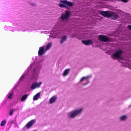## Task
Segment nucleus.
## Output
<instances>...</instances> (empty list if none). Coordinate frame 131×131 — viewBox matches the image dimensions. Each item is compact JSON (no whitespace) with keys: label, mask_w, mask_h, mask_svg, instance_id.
I'll list each match as a JSON object with an SVG mask.
<instances>
[{"label":"nucleus","mask_w":131,"mask_h":131,"mask_svg":"<svg viewBox=\"0 0 131 131\" xmlns=\"http://www.w3.org/2000/svg\"><path fill=\"white\" fill-rule=\"evenodd\" d=\"M27 98H28V95L25 94L23 95L20 98L21 102H24L26 101V99H27Z\"/></svg>","instance_id":"2eb2a0df"},{"label":"nucleus","mask_w":131,"mask_h":131,"mask_svg":"<svg viewBox=\"0 0 131 131\" xmlns=\"http://www.w3.org/2000/svg\"><path fill=\"white\" fill-rule=\"evenodd\" d=\"M59 6L60 8H67V6L63 4H59Z\"/></svg>","instance_id":"b1692460"},{"label":"nucleus","mask_w":131,"mask_h":131,"mask_svg":"<svg viewBox=\"0 0 131 131\" xmlns=\"http://www.w3.org/2000/svg\"><path fill=\"white\" fill-rule=\"evenodd\" d=\"M60 3H61L62 4H64V5H67L69 7H72V6H73V4L72 3L67 1V0L60 1Z\"/></svg>","instance_id":"9b49d317"},{"label":"nucleus","mask_w":131,"mask_h":131,"mask_svg":"<svg viewBox=\"0 0 131 131\" xmlns=\"http://www.w3.org/2000/svg\"><path fill=\"white\" fill-rule=\"evenodd\" d=\"M33 60H34V62L30 64V68H28L20 77L18 82V84H20V82H22V81H26V79L28 78V75H29L31 70H32L30 77L31 81H36L38 80V78H39V69H40L42 65V62H36V60H37V56L33 57Z\"/></svg>","instance_id":"f257e3e1"},{"label":"nucleus","mask_w":131,"mask_h":131,"mask_svg":"<svg viewBox=\"0 0 131 131\" xmlns=\"http://www.w3.org/2000/svg\"><path fill=\"white\" fill-rule=\"evenodd\" d=\"M92 77V76H88L87 77H83L80 80V82H82V81H85V83H83V85H86L89 84V80Z\"/></svg>","instance_id":"6e6552de"},{"label":"nucleus","mask_w":131,"mask_h":131,"mask_svg":"<svg viewBox=\"0 0 131 131\" xmlns=\"http://www.w3.org/2000/svg\"><path fill=\"white\" fill-rule=\"evenodd\" d=\"M70 16V11H67L66 13H63L61 16V18L59 19L57 24L55 26L53 30H52L50 33V37L52 38H60L61 37V33L60 30H63L64 25L66 22L68 21Z\"/></svg>","instance_id":"f03ea898"},{"label":"nucleus","mask_w":131,"mask_h":131,"mask_svg":"<svg viewBox=\"0 0 131 131\" xmlns=\"http://www.w3.org/2000/svg\"><path fill=\"white\" fill-rule=\"evenodd\" d=\"M6 122H7V121L6 120H3L1 123V126H4V125H6Z\"/></svg>","instance_id":"4be33fe9"},{"label":"nucleus","mask_w":131,"mask_h":131,"mask_svg":"<svg viewBox=\"0 0 131 131\" xmlns=\"http://www.w3.org/2000/svg\"><path fill=\"white\" fill-rule=\"evenodd\" d=\"M66 39H67V36H66V35H63L62 36H61V40H60V43H63V42H64V41H66Z\"/></svg>","instance_id":"4468645a"},{"label":"nucleus","mask_w":131,"mask_h":131,"mask_svg":"<svg viewBox=\"0 0 131 131\" xmlns=\"http://www.w3.org/2000/svg\"><path fill=\"white\" fill-rule=\"evenodd\" d=\"M57 100V96H54L53 97H51L50 99V104H53L54 102H55Z\"/></svg>","instance_id":"f3484780"},{"label":"nucleus","mask_w":131,"mask_h":131,"mask_svg":"<svg viewBox=\"0 0 131 131\" xmlns=\"http://www.w3.org/2000/svg\"><path fill=\"white\" fill-rule=\"evenodd\" d=\"M41 84H42V82L41 81L39 82L37 81L33 82L31 85L30 89L32 90H35V89H39L41 88Z\"/></svg>","instance_id":"0eeeda50"},{"label":"nucleus","mask_w":131,"mask_h":131,"mask_svg":"<svg viewBox=\"0 0 131 131\" xmlns=\"http://www.w3.org/2000/svg\"><path fill=\"white\" fill-rule=\"evenodd\" d=\"M83 111V108H80L78 110H74L68 113V116L69 118H75L76 116L81 114V112Z\"/></svg>","instance_id":"423d86ee"},{"label":"nucleus","mask_w":131,"mask_h":131,"mask_svg":"<svg viewBox=\"0 0 131 131\" xmlns=\"http://www.w3.org/2000/svg\"><path fill=\"white\" fill-rule=\"evenodd\" d=\"M82 43H84V45H86V46H90V45H93V43H94L93 41H92L91 40H84L82 41Z\"/></svg>","instance_id":"ddd939ff"},{"label":"nucleus","mask_w":131,"mask_h":131,"mask_svg":"<svg viewBox=\"0 0 131 131\" xmlns=\"http://www.w3.org/2000/svg\"><path fill=\"white\" fill-rule=\"evenodd\" d=\"M13 92H11L10 94H8V95H7V98H8V99H12V97H13Z\"/></svg>","instance_id":"5701e85b"},{"label":"nucleus","mask_w":131,"mask_h":131,"mask_svg":"<svg viewBox=\"0 0 131 131\" xmlns=\"http://www.w3.org/2000/svg\"><path fill=\"white\" fill-rule=\"evenodd\" d=\"M128 67L129 69H131V64H129Z\"/></svg>","instance_id":"bb28decb"},{"label":"nucleus","mask_w":131,"mask_h":131,"mask_svg":"<svg viewBox=\"0 0 131 131\" xmlns=\"http://www.w3.org/2000/svg\"><path fill=\"white\" fill-rule=\"evenodd\" d=\"M68 73H69V69H67L66 70L63 74V76H66V75H67V74H68Z\"/></svg>","instance_id":"412c9836"},{"label":"nucleus","mask_w":131,"mask_h":131,"mask_svg":"<svg viewBox=\"0 0 131 131\" xmlns=\"http://www.w3.org/2000/svg\"><path fill=\"white\" fill-rule=\"evenodd\" d=\"M15 111H16V109H14V108H11L9 110V115L10 116L13 115V112H15Z\"/></svg>","instance_id":"aec40b11"},{"label":"nucleus","mask_w":131,"mask_h":131,"mask_svg":"<svg viewBox=\"0 0 131 131\" xmlns=\"http://www.w3.org/2000/svg\"><path fill=\"white\" fill-rule=\"evenodd\" d=\"M112 59H119L121 63H125L129 60L127 55H125L122 50H118L113 53L111 55Z\"/></svg>","instance_id":"20e7f679"},{"label":"nucleus","mask_w":131,"mask_h":131,"mask_svg":"<svg viewBox=\"0 0 131 131\" xmlns=\"http://www.w3.org/2000/svg\"><path fill=\"white\" fill-rule=\"evenodd\" d=\"M34 123H35V120H32L31 121L27 124V125H26V127L27 128H30V127H31V126H32V125H33Z\"/></svg>","instance_id":"f8f14e48"},{"label":"nucleus","mask_w":131,"mask_h":131,"mask_svg":"<svg viewBox=\"0 0 131 131\" xmlns=\"http://www.w3.org/2000/svg\"><path fill=\"white\" fill-rule=\"evenodd\" d=\"M99 14L103 17H106V18H109L111 17L113 20H116L118 18V15L115 14L113 12H108V11H100Z\"/></svg>","instance_id":"39448f33"},{"label":"nucleus","mask_w":131,"mask_h":131,"mask_svg":"<svg viewBox=\"0 0 131 131\" xmlns=\"http://www.w3.org/2000/svg\"><path fill=\"white\" fill-rule=\"evenodd\" d=\"M128 27L129 29H130V30H131V26L129 25V26H128Z\"/></svg>","instance_id":"a878e982"},{"label":"nucleus","mask_w":131,"mask_h":131,"mask_svg":"<svg viewBox=\"0 0 131 131\" xmlns=\"http://www.w3.org/2000/svg\"><path fill=\"white\" fill-rule=\"evenodd\" d=\"M123 3H127V0H121Z\"/></svg>","instance_id":"393cba45"},{"label":"nucleus","mask_w":131,"mask_h":131,"mask_svg":"<svg viewBox=\"0 0 131 131\" xmlns=\"http://www.w3.org/2000/svg\"><path fill=\"white\" fill-rule=\"evenodd\" d=\"M126 118H127V115H123L120 117V119L121 121H124L126 120Z\"/></svg>","instance_id":"a211bd4d"},{"label":"nucleus","mask_w":131,"mask_h":131,"mask_svg":"<svg viewBox=\"0 0 131 131\" xmlns=\"http://www.w3.org/2000/svg\"><path fill=\"white\" fill-rule=\"evenodd\" d=\"M52 42L49 43L45 48V51H48V50H49L51 48V47H52Z\"/></svg>","instance_id":"6ab92c4d"},{"label":"nucleus","mask_w":131,"mask_h":131,"mask_svg":"<svg viewBox=\"0 0 131 131\" xmlns=\"http://www.w3.org/2000/svg\"><path fill=\"white\" fill-rule=\"evenodd\" d=\"M40 97V93H37L34 97H33V101H37V100L39 99Z\"/></svg>","instance_id":"dca6fc26"},{"label":"nucleus","mask_w":131,"mask_h":131,"mask_svg":"<svg viewBox=\"0 0 131 131\" xmlns=\"http://www.w3.org/2000/svg\"><path fill=\"white\" fill-rule=\"evenodd\" d=\"M98 39H99V40H101V41L104 42L109 41V38L103 35H99L98 37Z\"/></svg>","instance_id":"1a4fd4ad"},{"label":"nucleus","mask_w":131,"mask_h":131,"mask_svg":"<svg viewBox=\"0 0 131 131\" xmlns=\"http://www.w3.org/2000/svg\"><path fill=\"white\" fill-rule=\"evenodd\" d=\"M5 30H8V29H7V27H5Z\"/></svg>","instance_id":"cd10ccee"},{"label":"nucleus","mask_w":131,"mask_h":131,"mask_svg":"<svg viewBox=\"0 0 131 131\" xmlns=\"http://www.w3.org/2000/svg\"><path fill=\"white\" fill-rule=\"evenodd\" d=\"M8 29L10 31H23L24 32L25 31L32 32L35 31V30H40V28L35 29L34 28L30 27V26L28 24L23 25L22 24H19V25L16 24L15 27L12 28L11 27H8Z\"/></svg>","instance_id":"7ed1b4c3"},{"label":"nucleus","mask_w":131,"mask_h":131,"mask_svg":"<svg viewBox=\"0 0 131 131\" xmlns=\"http://www.w3.org/2000/svg\"><path fill=\"white\" fill-rule=\"evenodd\" d=\"M46 52H47V51H46L44 47H40L38 52V55L42 56V55L45 54Z\"/></svg>","instance_id":"9d476101"}]
</instances>
